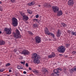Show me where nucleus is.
<instances>
[{
	"mask_svg": "<svg viewBox=\"0 0 76 76\" xmlns=\"http://www.w3.org/2000/svg\"><path fill=\"white\" fill-rule=\"evenodd\" d=\"M57 50L59 53H63L65 52L66 47H65L64 46H60L58 47Z\"/></svg>",
	"mask_w": 76,
	"mask_h": 76,
	"instance_id": "obj_2",
	"label": "nucleus"
},
{
	"mask_svg": "<svg viewBox=\"0 0 76 76\" xmlns=\"http://www.w3.org/2000/svg\"><path fill=\"white\" fill-rule=\"evenodd\" d=\"M74 71H75L74 70V69H73V68L70 70V73H72V72H73Z\"/></svg>",
	"mask_w": 76,
	"mask_h": 76,
	"instance_id": "obj_24",
	"label": "nucleus"
},
{
	"mask_svg": "<svg viewBox=\"0 0 76 76\" xmlns=\"http://www.w3.org/2000/svg\"><path fill=\"white\" fill-rule=\"evenodd\" d=\"M12 24L14 27H16L18 26V20L16 18L14 17L12 18Z\"/></svg>",
	"mask_w": 76,
	"mask_h": 76,
	"instance_id": "obj_3",
	"label": "nucleus"
},
{
	"mask_svg": "<svg viewBox=\"0 0 76 76\" xmlns=\"http://www.w3.org/2000/svg\"><path fill=\"white\" fill-rule=\"evenodd\" d=\"M44 31L46 34H48V33L49 32V31H48V28H45V29Z\"/></svg>",
	"mask_w": 76,
	"mask_h": 76,
	"instance_id": "obj_14",
	"label": "nucleus"
},
{
	"mask_svg": "<svg viewBox=\"0 0 76 76\" xmlns=\"http://www.w3.org/2000/svg\"><path fill=\"white\" fill-rule=\"evenodd\" d=\"M2 3V2H1V1H0V4H1Z\"/></svg>",
	"mask_w": 76,
	"mask_h": 76,
	"instance_id": "obj_48",
	"label": "nucleus"
},
{
	"mask_svg": "<svg viewBox=\"0 0 76 76\" xmlns=\"http://www.w3.org/2000/svg\"><path fill=\"white\" fill-rule=\"evenodd\" d=\"M34 4V1H32L30 3H28V6H32V5H33Z\"/></svg>",
	"mask_w": 76,
	"mask_h": 76,
	"instance_id": "obj_20",
	"label": "nucleus"
},
{
	"mask_svg": "<svg viewBox=\"0 0 76 76\" xmlns=\"http://www.w3.org/2000/svg\"><path fill=\"white\" fill-rule=\"evenodd\" d=\"M39 15H37L36 16V18H39Z\"/></svg>",
	"mask_w": 76,
	"mask_h": 76,
	"instance_id": "obj_38",
	"label": "nucleus"
},
{
	"mask_svg": "<svg viewBox=\"0 0 76 76\" xmlns=\"http://www.w3.org/2000/svg\"><path fill=\"white\" fill-rule=\"evenodd\" d=\"M4 70V69H0V72H3Z\"/></svg>",
	"mask_w": 76,
	"mask_h": 76,
	"instance_id": "obj_31",
	"label": "nucleus"
},
{
	"mask_svg": "<svg viewBox=\"0 0 76 76\" xmlns=\"http://www.w3.org/2000/svg\"><path fill=\"white\" fill-rule=\"evenodd\" d=\"M48 35H50V36H52L53 38H54V37L55 36L54 34H53V33L51 32L48 33Z\"/></svg>",
	"mask_w": 76,
	"mask_h": 76,
	"instance_id": "obj_13",
	"label": "nucleus"
},
{
	"mask_svg": "<svg viewBox=\"0 0 76 76\" xmlns=\"http://www.w3.org/2000/svg\"><path fill=\"white\" fill-rule=\"evenodd\" d=\"M18 51V52H19V51L18 50V51Z\"/></svg>",
	"mask_w": 76,
	"mask_h": 76,
	"instance_id": "obj_52",
	"label": "nucleus"
},
{
	"mask_svg": "<svg viewBox=\"0 0 76 76\" xmlns=\"http://www.w3.org/2000/svg\"><path fill=\"white\" fill-rule=\"evenodd\" d=\"M10 1L12 3H15L16 1V0H10Z\"/></svg>",
	"mask_w": 76,
	"mask_h": 76,
	"instance_id": "obj_34",
	"label": "nucleus"
},
{
	"mask_svg": "<svg viewBox=\"0 0 76 76\" xmlns=\"http://www.w3.org/2000/svg\"><path fill=\"white\" fill-rule=\"evenodd\" d=\"M49 41H51V39H49Z\"/></svg>",
	"mask_w": 76,
	"mask_h": 76,
	"instance_id": "obj_50",
	"label": "nucleus"
},
{
	"mask_svg": "<svg viewBox=\"0 0 76 76\" xmlns=\"http://www.w3.org/2000/svg\"><path fill=\"white\" fill-rule=\"evenodd\" d=\"M23 18V19H24V20H28V19H29L28 17L27 16H25Z\"/></svg>",
	"mask_w": 76,
	"mask_h": 76,
	"instance_id": "obj_19",
	"label": "nucleus"
},
{
	"mask_svg": "<svg viewBox=\"0 0 76 76\" xmlns=\"http://www.w3.org/2000/svg\"><path fill=\"white\" fill-rule=\"evenodd\" d=\"M73 69H74V71H76V66H75L74 68H73Z\"/></svg>",
	"mask_w": 76,
	"mask_h": 76,
	"instance_id": "obj_36",
	"label": "nucleus"
},
{
	"mask_svg": "<svg viewBox=\"0 0 76 76\" xmlns=\"http://www.w3.org/2000/svg\"><path fill=\"white\" fill-rule=\"evenodd\" d=\"M23 73H24V74H26V71H24Z\"/></svg>",
	"mask_w": 76,
	"mask_h": 76,
	"instance_id": "obj_42",
	"label": "nucleus"
},
{
	"mask_svg": "<svg viewBox=\"0 0 76 76\" xmlns=\"http://www.w3.org/2000/svg\"><path fill=\"white\" fill-rule=\"evenodd\" d=\"M15 31L16 33H14V36L15 38L17 39L19 37V35H20V31L17 29Z\"/></svg>",
	"mask_w": 76,
	"mask_h": 76,
	"instance_id": "obj_5",
	"label": "nucleus"
},
{
	"mask_svg": "<svg viewBox=\"0 0 76 76\" xmlns=\"http://www.w3.org/2000/svg\"><path fill=\"white\" fill-rule=\"evenodd\" d=\"M7 76H10V75H8Z\"/></svg>",
	"mask_w": 76,
	"mask_h": 76,
	"instance_id": "obj_53",
	"label": "nucleus"
},
{
	"mask_svg": "<svg viewBox=\"0 0 76 76\" xmlns=\"http://www.w3.org/2000/svg\"><path fill=\"white\" fill-rule=\"evenodd\" d=\"M14 51H15V53H16V51H17V49H15Z\"/></svg>",
	"mask_w": 76,
	"mask_h": 76,
	"instance_id": "obj_37",
	"label": "nucleus"
},
{
	"mask_svg": "<svg viewBox=\"0 0 76 76\" xmlns=\"http://www.w3.org/2000/svg\"><path fill=\"white\" fill-rule=\"evenodd\" d=\"M12 72V70L11 69L9 70V72Z\"/></svg>",
	"mask_w": 76,
	"mask_h": 76,
	"instance_id": "obj_47",
	"label": "nucleus"
},
{
	"mask_svg": "<svg viewBox=\"0 0 76 76\" xmlns=\"http://www.w3.org/2000/svg\"><path fill=\"white\" fill-rule=\"evenodd\" d=\"M33 72L34 73H38V71L37 70H34L33 71Z\"/></svg>",
	"mask_w": 76,
	"mask_h": 76,
	"instance_id": "obj_25",
	"label": "nucleus"
},
{
	"mask_svg": "<svg viewBox=\"0 0 76 76\" xmlns=\"http://www.w3.org/2000/svg\"><path fill=\"white\" fill-rule=\"evenodd\" d=\"M38 6H39V7H41V5H39Z\"/></svg>",
	"mask_w": 76,
	"mask_h": 76,
	"instance_id": "obj_49",
	"label": "nucleus"
},
{
	"mask_svg": "<svg viewBox=\"0 0 76 76\" xmlns=\"http://www.w3.org/2000/svg\"><path fill=\"white\" fill-rule=\"evenodd\" d=\"M27 13L29 14H32V11H31L30 10H27Z\"/></svg>",
	"mask_w": 76,
	"mask_h": 76,
	"instance_id": "obj_21",
	"label": "nucleus"
},
{
	"mask_svg": "<svg viewBox=\"0 0 76 76\" xmlns=\"http://www.w3.org/2000/svg\"><path fill=\"white\" fill-rule=\"evenodd\" d=\"M3 8L1 6H0V10L1 11H3Z\"/></svg>",
	"mask_w": 76,
	"mask_h": 76,
	"instance_id": "obj_32",
	"label": "nucleus"
},
{
	"mask_svg": "<svg viewBox=\"0 0 76 76\" xmlns=\"http://www.w3.org/2000/svg\"><path fill=\"white\" fill-rule=\"evenodd\" d=\"M56 56V55H55V53H52L51 55H50L48 56V58H51L53 57H54Z\"/></svg>",
	"mask_w": 76,
	"mask_h": 76,
	"instance_id": "obj_11",
	"label": "nucleus"
},
{
	"mask_svg": "<svg viewBox=\"0 0 76 76\" xmlns=\"http://www.w3.org/2000/svg\"><path fill=\"white\" fill-rule=\"evenodd\" d=\"M43 6L45 7H51V5L49 3H45L43 4Z\"/></svg>",
	"mask_w": 76,
	"mask_h": 76,
	"instance_id": "obj_10",
	"label": "nucleus"
},
{
	"mask_svg": "<svg viewBox=\"0 0 76 76\" xmlns=\"http://www.w3.org/2000/svg\"><path fill=\"white\" fill-rule=\"evenodd\" d=\"M21 64H25V63H24V62H22V61L21 62Z\"/></svg>",
	"mask_w": 76,
	"mask_h": 76,
	"instance_id": "obj_44",
	"label": "nucleus"
},
{
	"mask_svg": "<svg viewBox=\"0 0 76 76\" xmlns=\"http://www.w3.org/2000/svg\"><path fill=\"white\" fill-rule=\"evenodd\" d=\"M55 76H58V74H56L55 75Z\"/></svg>",
	"mask_w": 76,
	"mask_h": 76,
	"instance_id": "obj_46",
	"label": "nucleus"
},
{
	"mask_svg": "<svg viewBox=\"0 0 76 76\" xmlns=\"http://www.w3.org/2000/svg\"><path fill=\"white\" fill-rule=\"evenodd\" d=\"M72 54H73L74 55H76V51H74L72 52Z\"/></svg>",
	"mask_w": 76,
	"mask_h": 76,
	"instance_id": "obj_28",
	"label": "nucleus"
},
{
	"mask_svg": "<svg viewBox=\"0 0 76 76\" xmlns=\"http://www.w3.org/2000/svg\"><path fill=\"white\" fill-rule=\"evenodd\" d=\"M21 54H24V55H29L30 52L27 50H23L21 53Z\"/></svg>",
	"mask_w": 76,
	"mask_h": 76,
	"instance_id": "obj_7",
	"label": "nucleus"
},
{
	"mask_svg": "<svg viewBox=\"0 0 76 76\" xmlns=\"http://www.w3.org/2000/svg\"><path fill=\"white\" fill-rule=\"evenodd\" d=\"M57 69H58V70H61V68H58Z\"/></svg>",
	"mask_w": 76,
	"mask_h": 76,
	"instance_id": "obj_41",
	"label": "nucleus"
},
{
	"mask_svg": "<svg viewBox=\"0 0 76 76\" xmlns=\"http://www.w3.org/2000/svg\"><path fill=\"white\" fill-rule=\"evenodd\" d=\"M70 45V44H66V47H69Z\"/></svg>",
	"mask_w": 76,
	"mask_h": 76,
	"instance_id": "obj_29",
	"label": "nucleus"
},
{
	"mask_svg": "<svg viewBox=\"0 0 76 76\" xmlns=\"http://www.w3.org/2000/svg\"><path fill=\"white\" fill-rule=\"evenodd\" d=\"M71 35L74 36H76V32L72 31L71 32Z\"/></svg>",
	"mask_w": 76,
	"mask_h": 76,
	"instance_id": "obj_18",
	"label": "nucleus"
},
{
	"mask_svg": "<svg viewBox=\"0 0 76 76\" xmlns=\"http://www.w3.org/2000/svg\"><path fill=\"white\" fill-rule=\"evenodd\" d=\"M68 4L69 6H72L74 4V1L73 0H69L68 2Z\"/></svg>",
	"mask_w": 76,
	"mask_h": 76,
	"instance_id": "obj_9",
	"label": "nucleus"
},
{
	"mask_svg": "<svg viewBox=\"0 0 76 76\" xmlns=\"http://www.w3.org/2000/svg\"><path fill=\"white\" fill-rule=\"evenodd\" d=\"M20 14H21V15H22V16L23 17H23H24V16H25V14L24 13L22 14L21 13H20Z\"/></svg>",
	"mask_w": 76,
	"mask_h": 76,
	"instance_id": "obj_33",
	"label": "nucleus"
},
{
	"mask_svg": "<svg viewBox=\"0 0 76 76\" xmlns=\"http://www.w3.org/2000/svg\"><path fill=\"white\" fill-rule=\"evenodd\" d=\"M45 72H47V69H45Z\"/></svg>",
	"mask_w": 76,
	"mask_h": 76,
	"instance_id": "obj_45",
	"label": "nucleus"
},
{
	"mask_svg": "<svg viewBox=\"0 0 76 76\" xmlns=\"http://www.w3.org/2000/svg\"><path fill=\"white\" fill-rule=\"evenodd\" d=\"M4 30L5 31L7 34L10 35L12 34V28H4Z\"/></svg>",
	"mask_w": 76,
	"mask_h": 76,
	"instance_id": "obj_4",
	"label": "nucleus"
},
{
	"mask_svg": "<svg viewBox=\"0 0 76 76\" xmlns=\"http://www.w3.org/2000/svg\"><path fill=\"white\" fill-rule=\"evenodd\" d=\"M28 34H30V35H34V34H33V33H32L31 31H28Z\"/></svg>",
	"mask_w": 76,
	"mask_h": 76,
	"instance_id": "obj_27",
	"label": "nucleus"
},
{
	"mask_svg": "<svg viewBox=\"0 0 76 76\" xmlns=\"http://www.w3.org/2000/svg\"><path fill=\"white\" fill-rule=\"evenodd\" d=\"M53 11L55 13H57L58 10H59V8L58 7L56 6H53L52 7Z\"/></svg>",
	"mask_w": 76,
	"mask_h": 76,
	"instance_id": "obj_6",
	"label": "nucleus"
},
{
	"mask_svg": "<svg viewBox=\"0 0 76 76\" xmlns=\"http://www.w3.org/2000/svg\"><path fill=\"white\" fill-rule=\"evenodd\" d=\"M62 14H63L62 12V11L61 10L58 12V13L57 14V15L58 16H60V15H61Z\"/></svg>",
	"mask_w": 76,
	"mask_h": 76,
	"instance_id": "obj_16",
	"label": "nucleus"
},
{
	"mask_svg": "<svg viewBox=\"0 0 76 76\" xmlns=\"http://www.w3.org/2000/svg\"><path fill=\"white\" fill-rule=\"evenodd\" d=\"M61 34V31L60 30H58L57 32V36L58 37H60V34Z\"/></svg>",
	"mask_w": 76,
	"mask_h": 76,
	"instance_id": "obj_12",
	"label": "nucleus"
},
{
	"mask_svg": "<svg viewBox=\"0 0 76 76\" xmlns=\"http://www.w3.org/2000/svg\"><path fill=\"white\" fill-rule=\"evenodd\" d=\"M2 32L1 31H0V34H1Z\"/></svg>",
	"mask_w": 76,
	"mask_h": 76,
	"instance_id": "obj_51",
	"label": "nucleus"
},
{
	"mask_svg": "<svg viewBox=\"0 0 76 76\" xmlns=\"http://www.w3.org/2000/svg\"><path fill=\"white\" fill-rule=\"evenodd\" d=\"M35 39H36V42L37 44L38 43H40V42H41V37H39L37 36L36 37Z\"/></svg>",
	"mask_w": 76,
	"mask_h": 76,
	"instance_id": "obj_8",
	"label": "nucleus"
},
{
	"mask_svg": "<svg viewBox=\"0 0 76 76\" xmlns=\"http://www.w3.org/2000/svg\"><path fill=\"white\" fill-rule=\"evenodd\" d=\"M10 65V63H8L6 65V66H9Z\"/></svg>",
	"mask_w": 76,
	"mask_h": 76,
	"instance_id": "obj_35",
	"label": "nucleus"
},
{
	"mask_svg": "<svg viewBox=\"0 0 76 76\" xmlns=\"http://www.w3.org/2000/svg\"><path fill=\"white\" fill-rule=\"evenodd\" d=\"M17 68L18 69H22L23 67L21 66H17Z\"/></svg>",
	"mask_w": 76,
	"mask_h": 76,
	"instance_id": "obj_23",
	"label": "nucleus"
},
{
	"mask_svg": "<svg viewBox=\"0 0 76 76\" xmlns=\"http://www.w3.org/2000/svg\"><path fill=\"white\" fill-rule=\"evenodd\" d=\"M4 44H5V42L2 40H0V45H4Z\"/></svg>",
	"mask_w": 76,
	"mask_h": 76,
	"instance_id": "obj_15",
	"label": "nucleus"
},
{
	"mask_svg": "<svg viewBox=\"0 0 76 76\" xmlns=\"http://www.w3.org/2000/svg\"><path fill=\"white\" fill-rule=\"evenodd\" d=\"M33 20L34 22H38V19H33Z\"/></svg>",
	"mask_w": 76,
	"mask_h": 76,
	"instance_id": "obj_30",
	"label": "nucleus"
},
{
	"mask_svg": "<svg viewBox=\"0 0 76 76\" xmlns=\"http://www.w3.org/2000/svg\"><path fill=\"white\" fill-rule=\"evenodd\" d=\"M68 32L70 34V33H71V31H70V30H68Z\"/></svg>",
	"mask_w": 76,
	"mask_h": 76,
	"instance_id": "obj_39",
	"label": "nucleus"
},
{
	"mask_svg": "<svg viewBox=\"0 0 76 76\" xmlns=\"http://www.w3.org/2000/svg\"><path fill=\"white\" fill-rule=\"evenodd\" d=\"M61 24L62 26H63L64 28H65V27H66L67 26V25L64 23H61Z\"/></svg>",
	"mask_w": 76,
	"mask_h": 76,
	"instance_id": "obj_22",
	"label": "nucleus"
},
{
	"mask_svg": "<svg viewBox=\"0 0 76 76\" xmlns=\"http://www.w3.org/2000/svg\"><path fill=\"white\" fill-rule=\"evenodd\" d=\"M26 67H28V64L26 63Z\"/></svg>",
	"mask_w": 76,
	"mask_h": 76,
	"instance_id": "obj_40",
	"label": "nucleus"
},
{
	"mask_svg": "<svg viewBox=\"0 0 76 76\" xmlns=\"http://www.w3.org/2000/svg\"><path fill=\"white\" fill-rule=\"evenodd\" d=\"M53 72L55 73V75H56V74H58V73H60V72L57 69H55L53 71Z\"/></svg>",
	"mask_w": 76,
	"mask_h": 76,
	"instance_id": "obj_17",
	"label": "nucleus"
},
{
	"mask_svg": "<svg viewBox=\"0 0 76 76\" xmlns=\"http://www.w3.org/2000/svg\"><path fill=\"white\" fill-rule=\"evenodd\" d=\"M28 69L29 70H32V68L31 67H29Z\"/></svg>",
	"mask_w": 76,
	"mask_h": 76,
	"instance_id": "obj_43",
	"label": "nucleus"
},
{
	"mask_svg": "<svg viewBox=\"0 0 76 76\" xmlns=\"http://www.w3.org/2000/svg\"><path fill=\"white\" fill-rule=\"evenodd\" d=\"M32 58L34 59L33 62L35 64H39L40 63V61L38 59L40 58V56L37 55V53H33Z\"/></svg>",
	"mask_w": 76,
	"mask_h": 76,
	"instance_id": "obj_1",
	"label": "nucleus"
},
{
	"mask_svg": "<svg viewBox=\"0 0 76 76\" xmlns=\"http://www.w3.org/2000/svg\"><path fill=\"white\" fill-rule=\"evenodd\" d=\"M33 26L35 28H37L38 27V24H33Z\"/></svg>",
	"mask_w": 76,
	"mask_h": 76,
	"instance_id": "obj_26",
	"label": "nucleus"
}]
</instances>
